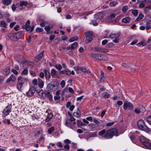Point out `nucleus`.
I'll return each mask as SVG.
<instances>
[{
	"instance_id": "nucleus-31",
	"label": "nucleus",
	"mask_w": 151,
	"mask_h": 151,
	"mask_svg": "<svg viewBox=\"0 0 151 151\" xmlns=\"http://www.w3.org/2000/svg\"><path fill=\"white\" fill-rule=\"evenodd\" d=\"M45 29L47 32V34H51L52 33V32L50 31V27L49 26L45 27Z\"/></svg>"
},
{
	"instance_id": "nucleus-7",
	"label": "nucleus",
	"mask_w": 151,
	"mask_h": 151,
	"mask_svg": "<svg viewBox=\"0 0 151 151\" xmlns=\"http://www.w3.org/2000/svg\"><path fill=\"white\" fill-rule=\"evenodd\" d=\"M12 107V106L11 105H8L6 107L5 109L3 111L2 114L3 117H5L6 116L8 115L9 114V113L11 112V109Z\"/></svg>"
},
{
	"instance_id": "nucleus-6",
	"label": "nucleus",
	"mask_w": 151,
	"mask_h": 151,
	"mask_svg": "<svg viewBox=\"0 0 151 151\" xmlns=\"http://www.w3.org/2000/svg\"><path fill=\"white\" fill-rule=\"evenodd\" d=\"M120 35V33L117 34L111 33L110 35V37L111 39H114L113 41L114 43H118L119 41V37Z\"/></svg>"
},
{
	"instance_id": "nucleus-30",
	"label": "nucleus",
	"mask_w": 151,
	"mask_h": 151,
	"mask_svg": "<svg viewBox=\"0 0 151 151\" xmlns=\"http://www.w3.org/2000/svg\"><path fill=\"white\" fill-rule=\"evenodd\" d=\"M106 130L105 129H103L102 130L100 131L99 132V136H102L106 133Z\"/></svg>"
},
{
	"instance_id": "nucleus-61",
	"label": "nucleus",
	"mask_w": 151,
	"mask_h": 151,
	"mask_svg": "<svg viewBox=\"0 0 151 151\" xmlns=\"http://www.w3.org/2000/svg\"><path fill=\"white\" fill-rule=\"evenodd\" d=\"M43 31V30L42 28H37L36 29V31L39 32H42Z\"/></svg>"
},
{
	"instance_id": "nucleus-5",
	"label": "nucleus",
	"mask_w": 151,
	"mask_h": 151,
	"mask_svg": "<svg viewBox=\"0 0 151 151\" xmlns=\"http://www.w3.org/2000/svg\"><path fill=\"white\" fill-rule=\"evenodd\" d=\"M86 38L85 40V42L87 43L90 42L93 39L94 35L93 32L91 31H87L85 33Z\"/></svg>"
},
{
	"instance_id": "nucleus-35",
	"label": "nucleus",
	"mask_w": 151,
	"mask_h": 151,
	"mask_svg": "<svg viewBox=\"0 0 151 151\" xmlns=\"http://www.w3.org/2000/svg\"><path fill=\"white\" fill-rule=\"evenodd\" d=\"M6 25V23L5 22L1 21L0 22V26L2 27H5Z\"/></svg>"
},
{
	"instance_id": "nucleus-13",
	"label": "nucleus",
	"mask_w": 151,
	"mask_h": 151,
	"mask_svg": "<svg viewBox=\"0 0 151 151\" xmlns=\"http://www.w3.org/2000/svg\"><path fill=\"white\" fill-rule=\"evenodd\" d=\"M44 53V51H42L35 58V60L36 62H38L42 58Z\"/></svg>"
},
{
	"instance_id": "nucleus-33",
	"label": "nucleus",
	"mask_w": 151,
	"mask_h": 151,
	"mask_svg": "<svg viewBox=\"0 0 151 151\" xmlns=\"http://www.w3.org/2000/svg\"><path fill=\"white\" fill-rule=\"evenodd\" d=\"M78 45V44L77 42L74 43L71 46V49L73 50Z\"/></svg>"
},
{
	"instance_id": "nucleus-54",
	"label": "nucleus",
	"mask_w": 151,
	"mask_h": 151,
	"mask_svg": "<svg viewBox=\"0 0 151 151\" xmlns=\"http://www.w3.org/2000/svg\"><path fill=\"white\" fill-rule=\"evenodd\" d=\"M139 109L141 111V113H144L145 111V107L143 106H142Z\"/></svg>"
},
{
	"instance_id": "nucleus-59",
	"label": "nucleus",
	"mask_w": 151,
	"mask_h": 151,
	"mask_svg": "<svg viewBox=\"0 0 151 151\" xmlns=\"http://www.w3.org/2000/svg\"><path fill=\"white\" fill-rule=\"evenodd\" d=\"M23 56H21V57H19V59L17 60L20 63H22L24 62V60H23Z\"/></svg>"
},
{
	"instance_id": "nucleus-36",
	"label": "nucleus",
	"mask_w": 151,
	"mask_h": 151,
	"mask_svg": "<svg viewBox=\"0 0 151 151\" xmlns=\"http://www.w3.org/2000/svg\"><path fill=\"white\" fill-rule=\"evenodd\" d=\"M77 124L78 127H79L81 126L85 125V124L83 123L81 121L78 120L77 121Z\"/></svg>"
},
{
	"instance_id": "nucleus-4",
	"label": "nucleus",
	"mask_w": 151,
	"mask_h": 151,
	"mask_svg": "<svg viewBox=\"0 0 151 151\" xmlns=\"http://www.w3.org/2000/svg\"><path fill=\"white\" fill-rule=\"evenodd\" d=\"M57 82L55 81H52L47 85V90L49 91H54L57 89Z\"/></svg>"
},
{
	"instance_id": "nucleus-2",
	"label": "nucleus",
	"mask_w": 151,
	"mask_h": 151,
	"mask_svg": "<svg viewBox=\"0 0 151 151\" xmlns=\"http://www.w3.org/2000/svg\"><path fill=\"white\" fill-rule=\"evenodd\" d=\"M137 124L138 127L140 130L147 133H150L151 132L150 129L146 126L143 120L142 119L139 120L137 122Z\"/></svg>"
},
{
	"instance_id": "nucleus-42",
	"label": "nucleus",
	"mask_w": 151,
	"mask_h": 151,
	"mask_svg": "<svg viewBox=\"0 0 151 151\" xmlns=\"http://www.w3.org/2000/svg\"><path fill=\"white\" fill-rule=\"evenodd\" d=\"M117 4V3L116 2L113 1L110 3L109 5L110 6H114L116 5Z\"/></svg>"
},
{
	"instance_id": "nucleus-27",
	"label": "nucleus",
	"mask_w": 151,
	"mask_h": 151,
	"mask_svg": "<svg viewBox=\"0 0 151 151\" xmlns=\"http://www.w3.org/2000/svg\"><path fill=\"white\" fill-rule=\"evenodd\" d=\"M105 78L104 77V72L101 71V78L100 81L103 82L104 81Z\"/></svg>"
},
{
	"instance_id": "nucleus-52",
	"label": "nucleus",
	"mask_w": 151,
	"mask_h": 151,
	"mask_svg": "<svg viewBox=\"0 0 151 151\" xmlns=\"http://www.w3.org/2000/svg\"><path fill=\"white\" fill-rule=\"evenodd\" d=\"M122 66L127 68H128L129 67V65L128 64L124 63L122 64Z\"/></svg>"
},
{
	"instance_id": "nucleus-32",
	"label": "nucleus",
	"mask_w": 151,
	"mask_h": 151,
	"mask_svg": "<svg viewBox=\"0 0 151 151\" xmlns=\"http://www.w3.org/2000/svg\"><path fill=\"white\" fill-rule=\"evenodd\" d=\"M116 17V14L114 13H112L111 14H110L109 16L108 17V18L110 20H112L114 18H115V17Z\"/></svg>"
},
{
	"instance_id": "nucleus-37",
	"label": "nucleus",
	"mask_w": 151,
	"mask_h": 151,
	"mask_svg": "<svg viewBox=\"0 0 151 151\" xmlns=\"http://www.w3.org/2000/svg\"><path fill=\"white\" fill-rule=\"evenodd\" d=\"M55 67L59 70H60L62 68V66L60 64H56L55 65Z\"/></svg>"
},
{
	"instance_id": "nucleus-20",
	"label": "nucleus",
	"mask_w": 151,
	"mask_h": 151,
	"mask_svg": "<svg viewBox=\"0 0 151 151\" xmlns=\"http://www.w3.org/2000/svg\"><path fill=\"white\" fill-rule=\"evenodd\" d=\"M28 4V2L26 1H21L20 2L19 4L17 3L16 5H19L20 6H26Z\"/></svg>"
},
{
	"instance_id": "nucleus-19",
	"label": "nucleus",
	"mask_w": 151,
	"mask_h": 151,
	"mask_svg": "<svg viewBox=\"0 0 151 151\" xmlns=\"http://www.w3.org/2000/svg\"><path fill=\"white\" fill-rule=\"evenodd\" d=\"M22 35V32H19L15 34L14 36L16 37V38L17 40H18L21 37Z\"/></svg>"
},
{
	"instance_id": "nucleus-62",
	"label": "nucleus",
	"mask_w": 151,
	"mask_h": 151,
	"mask_svg": "<svg viewBox=\"0 0 151 151\" xmlns=\"http://www.w3.org/2000/svg\"><path fill=\"white\" fill-rule=\"evenodd\" d=\"M36 92L39 94L40 95V96H42L43 93V91L41 90L38 91V90H37L36 91Z\"/></svg>"
},
{
	"instance_id": "nucleus-3",
	"label": "nucleus",
	"mask_w": 151,
	"mask_h": 151,
	"mask_svg": "<svg viewBox=\"0 0 151 151\" xmlns=\"http://www.w3.org/2000/svg\"><path fill=\"white\" fill-rule=\"evenodd\" d=\"M103 14L101 12H99L94 15V20H92L91 24L94 26L98 25V23L102 18Z\"/></svg>"
},
{
	"instance_id": "nucleus-40",
	"label": "nucleus",
	"mask_w": 151,
	"mask_h": 151,
	"mask_svg": "<svg viewBox=\"0 0 151 151\" xmlns=\"http://www.w3.org/2000/svg\"><path fill=\"white\" fill-rule=\"evenodd\" d=\"M144 1H141L139 5V8H143L145 6V4L144 2Z\"/></svg>"
},
{
	"instance_id": "nucleus-8",
	"label": "nucleus",
	"mask_w": 151,
	"mask_h": 151,
	"mask_svg": "<svg viewBox=\"0 0 151 151\" xmlns=\"http://www.w3.org/2000/svg\"><path fill=\"white\" fill-rule=\"evenodd\" d=\"M133 107V105L131 103L126 101L125 102L123 105V108L124 109L126 110L127 108L130 109H132Z\"/></svg>"
},
{
	"instance_id": "nucleus-22",
	"label": "nucleus",
	"mask_w": 151,
	"mask_h": 151,
	"mask_svg": "<svg viewBox=\"0 0 151 151\" xmlns=\"http://www.w3.org/2000/svg\"><path fill=\"white\" fill-rule=\"evenodd\" d=\"M80 70L83 72L86 73H90L89 71L87 69L84 67H80Z\"/></svg>"
},
{
	"instance_id": "nucleus-10",
	"label": "nucleus",
	"mask_w": 151,
	"mask_h": 151,
	"mask_svg": "<svg viewBox=\"0 0 151 151\" xmlns=\"http://www.w3.org/2000/svg\"><path fill=\"white\" fill-rule=\"evenodd\" d=\"M30 21L28 20L26 23L25 25L22 26L23 29H25L27 31H29L30 32L31 26H30Z\"/></svg>"
},
{
	"instance_id": "nucleus-58",
	"label": "nucleus",
	"mask_w": 151,
	"mask_h": 151,
	"mask_svg": "<svg viewBox=\"0 0 151 151\" xmlns=\"http://www.w3.org/2000/svg\"><path fill=\"white\" fill-rule=\"evenodd\" d=\"M109 52V50L108 49L102 48L101 52L103 53H107Z\"/></svg>"
},
{
	"instance_id": "nucleus-14",
	"label": "nucleus",
	"mask_w": 151,
	"mask_h": 151,
	"mask_svg": "<svg viewBox=\"0 0 151 151\" xmlns=\"http://www.w3.org/2000/svg\"><path fill=\"white\" fill-rule=\"evenodd\" d=\"M60 73L61 74H65L68 75H70L71 74V71L69 69H66L60 71Z\"/></svg>"
},
{
	"instance_id": "nucleus-18",
	"label": "nucleus",
	"mask_w": 151,
	"mask_h": 151,
	"mask_svg": "<svg viewBox=\"0 0 151 151\" xmlns=\"http://www.w3.org/2000/svg\"><path fill=\"white\" fill-rule=\"evenodd\" d=\"M142 145L146 148L150 149H151V144L150 142L146 141L145 142H144Z\"/></svg>"
},
{
	"instance_id": "nucleus-47",
	"label": "nucleus",
	"mask_w": 151,
	"mask_h": 151,
	"mask_svg": "<svg viewBox=\"0 0 151 151\" xmlns=\"http://www.w3.org/2000/svg\"><path fill=\"white\" fill-rule=\"evenodd\" d=\"M101 47H95L94 49V51H97L98 52H101Z\"/></svg>"
},
{
	"instance_id": "nucleus-28",
	"label": "nucleus",
	"mask_w": 151,
	"mask_h": 151,
	"mask_svg": "<svg viewBox=\"0 0 151 151\" xmlns=\"http://www.w3.org/2000/svg\"><path fill=\"white\" fill-rule=\"evenodd\" d=\"M45 95L47 97L49 98L50 100H51L52 99V96L49 92H46L45 93Z\"/></svg>"
},
{
	"instance_id": "nucleus-64",
	"label": "nucleus",
	"mask_w": 151,
	"mask_h": 151,
	"mask_svg": "<svg viewBox=\"0 0 151 151\" xmlns=\"http://www.w3.org/2000/svg\"><path fill=\"white\" fill-rule=\"evenodd\" d=\"M46 23V22L45 21H43L41 22V23L40 24V25L41 27H43L45 25V24Z\"/></svg>"
},
{
	"instance_id": "nucleus-1",
	"label": "nucleus",
	"mask_w": 151,
	"mask_h": 151,
	"mask_svg": "<svg viewBox=\"0 0 151 151\" xmlns=\"http://www.w3.org/2000/svg\"><path fill=\"white\" fill-rule=\"evenodd\" d=\"M114 136H118V131L116 129L113 128L107 130L103 137L105 139H108L112 138Z\"/></svg>"
},
{
	"instance_id": "nucleus-53",
	"label": "nucleus",
	"mask_w": 151,
	"mask_h": 151,
	"mask_svg": "<svg viewBox=\"0 0 151 151\" xmlns=\"http://www.w3.org/2000/svg\"><path fill=\"white\" fill-rule=\"evenodd\" d=\"M135 112L137 114H139L141 113V111L139 108H135L134 109Z\"/></svg>"
},
{
	"instance_id": "nucleus-11",
	"label": "nucleus",
	"mask_w": 151,
	"mask_h": 151,
	"mask_svg": "<svg viewBox=\"0 0 151 151\" xmlns=\"http://www.w3.org/2000/svg\"><path fill=\"white\" fill-rule=\"evenodd\" d=\"M89 56L92 58H96L100 60V57L102 56V55L100 54H96L95 53H91L89 54Z\"/></svg>"
},
{
	"instance_id": "nucleus-56",
	"label": "nucleus",
	"mask_w": 151,
	"mask_h": 151,
	"mask_svg": "<svg viewBox=\"0 0 151 151\" xmlns=\"http://www.w3.org/2000/svg\"><path fill=\"white\" fill-rule=\"evenodd\" d=\"M32 83L34 85H37L38 84V80L36 79H34L32 81Z\"/></svg>"
},
{
	"instance_id": "nucleus-48",
	"label": "nucleus",
	"mask_w": 151,
	"mask_h": 151,
	"mask_svg": "<svg viewBox=\"0 0 151 151\" xmlns=\"http://www.w3.org/2000/svg\"><path fill=\"white\" fill-rule=\"evenodd\" d=\"M56 71L53 68L51 70V76H55L56 74Z\"/></svg>"
},
{
	"instance_id": "nucleus-34",
	"label": "nucleus",
	"mask_w": 151,
	"mask_h": 151,
	"mask_svg": "<svg viewBox=\"0 0 151 151\" xmlns=\"http://www.w3.org/2000/svg\"><path fill=\"white\" fill-rule=\"evenodd\" d=\"M140 140L141 142H142V144H143L144 142L146 141V138L143 136L140 137Z\"/></svg>"
},
{
	"instance_id": "nucleus-21",
	"label": "nucleus",
	"mask_w": 151,
	"mask_h": 151,
	"mask_svg": "<svg viewBox=\"0 0 151 151\" xmlns=\"http://www.w3.org/2000/svg\"><path fill=\"white\" fill-rule=\"evenodd\" d=\"M10 72V68L9 67H7L4 69L3 71V74L5 75H8Z\"/></svg>"
},
{
	"instance_id": "nucleus-12",
	"label": "nucleus",
	"mask_w": 151,
	"mask_h": 151,
	"mask_svg": "<svg viewBox=\"0 0 151 151\" xmlns=\"http://www.w3.org/2000/svg\"><path fill=\"white\" fill-rule=\"evenodd\" d=\"M43 72L45 73V78L46 80H49L51 78L50 74L49 72L47 70L45 69L43 70Z\"/></svg>"
},
{
	"instance_id": "nucleus-44",
	"label": "nucleus",
	"mask_w": 151,
	"mask_h": 151,
	"mask_svg": "<svg viewBox=\"0 0 151 151\" xmlns=\"http://www.w3.org/2000/svg\"><path fill=\"white\" fill-rule=\"evenodd\" d=\"M146 120L148 123H149L151 125V116H148L146 118Z\"/></svg>"
},
{
	"instance_id": "nucleus-63",
	"label": "nucleus",
	"mask_w": 151,
	"mask_h": 151,
	"mask_svg": "<svg viewBox=\"0 0 151 151\" xmlns=\"http://www.w3.org/2000/svg\"><path fill=\"white\" fill-rule=\"evenodd\" d=\"M28 73V70L27 69H24L22 72V74L27 75Z\"/></svg>"
},
{
	"instance_id": "nucleus-25",
	"label": "nucleus",
	"mask_w": 151,
	"mask_h": 151,
	"mask_svg": "<svg viewBox=\"0 0 151 151\" xmlns=\"http://www.w3.org/2000/svg\"><path fill=\"white\" fill-rule=\"evenodd\" d=\"M143 17L144 15L142 14H139L138 15V17L136 19L135 21L137 22L141 20Z\"/></svg>"
},
{
	"instance_id": "nucleus-49",
	"label": "nucleus",
	"mask_w": 151,
	"mask_h": 151,
	"mask_svg": "<svg viewBox=\"0 0 151 151\" xmlns=\"http://www.w3.org/2000/svg\"><path fill=\"white\" fill-rule=\"evenodd\" d=\"M97 136L96 133V132H93L90 134L89 135V137H96Z\"/></svg>"
},
{
	"instance_id": "nucleus-23",
	"label": "nucleus",
	"mask_w": 151,
	"mask_h": 151,
	"mask_svg": "<svg viewBox=\"0 0 151 151\" xmlns=\"http://www.w3.org/2000/svg\"><path fill=\"white\" fill-rule=\"evenodd\" d=\"M73 115L74 116L78 117L80 116L81 112L79 108H78L76 112L73 113Z\"/></svg>"
},
{
	"instance_id": "nucleus-46",
	"label": "nucleus",
	"mask_w": 151,
	"mask_h": 151,
	"mask_svg": "<svg viewBox=\"0 0 151 151\" xmlns=\"http://www.w3.org/2000/svg\"><path fill=\"white\" fill-rule=\"evenodd\" d=\"M114 124V122H113L107 123L105 125V126L106 127H110L112 125H113Z\"/></svg>"
},
{
	"instance_id": "nucleus-41",
	"label": "nucleus",
	"mask_w": 151,
	"mask_h": 151,
	"mask_svg": "<svg viewBox=\"0 0 151 151\" xmlns=\"http://www.w3.org/2000/svg\"><path fill=\"white\" fill-rule=\"evenodd\" d=\"M146 44V42L144 41H142L140 42L139 43L137 44V45L138 46H140L141 45L143 46H145Z\"/></svg>"
},
{
	"instance_id": "nucleus-50",
	"label": "nucleus",
	"mask_w": 151,
	"mask_h": 151,
	"mask_svg": "<svg viewBox=\"0 0 151 151\" xmlns=\"http://www.w3.org/2000/svg\"><path fill=\"white\" fill-rule=\"evenodd\" d=\"M132 14L135 16H136L138 14V11L137 10H134L132 12Z\"/></svg>"
},
{
	"instance_id": "nucleus-26",
	"label": "nucleus",
	"mask_w": 151,
	"mask_h": 151,
	"mask_svg": "<svg viewBox=\"0 0 151 151\" xmlns=\"http://www.w3.org/2000/svg\"><path fill=\"white\" fill-rule=\"evenodd\" d=\"M101 95L102 97L104 98H109L110 97V94L106 92L103 93Z\"/></svg>"
},
{
	"instance_id": "nucleus-57",
	"label": "nucleus",
	"mask_w": 151,
	"mask_h": 151,
	"mask_svg": "<svg viewBox=\"0 0 151 151\" xmlns=\"http://www.w3.org/2000/svg\"><path fill=\"white\" fill-rule=\"evenodd\" d=\"M60 84L62 88L64 87L65 84V81L64 80L62 81Z\"/></svg>"
},
{
	"instance_id": "nucleus-39",
	"label": "nucleus",
	"mask_w": 151,
	"mask_h": 151,
	"mask_svg": "<svg viewBox=\"0 0 151 151\" xmlns=\"http://www.w3.org/2000/svg\"><path fill=\"white\" fill-rule=\"evenodd\" d=\"M53 116V114H52V113H50L49 116H48L47 118L46 119V122H48L49 121V120L51 119L52 117Z\"/></svg>"
},
{
	"instance_id": "nucleus-9",
	"label": "nucleus",
	"mask_w": 151,
	"mask_h": 151,
	"mask_svg": "<svg viewBox=\"0 0 151 151\" xmlns=\"http://www.w3.org/2000/svg\"><path fill=\"white\" fill-rule=\"evenodd\" d=\"M35 92V89L33 87H30L28 91L26 93V95L28 97L33 96Z\"/></svg>"
},
{
	"instance_id": "nucleus-24",
	"label": "nucleus",
	"mask_w": 151,
	"mask_h": 151,
	"mask_svg": "<svg viewBox=\"0 0 151 151\" xmlns=\"http://www.w3.org/2000/svg\"><path fill=\"white\" fill-rule=\"evenodd\" d=\"M3 4L5 5H8L10 4L12 2L11 0H4L2 1Z\"/></svg>"
},
{
	"instance_id": "nucleus-60",
	"label": "nucleus",
	"mask_w": 151,
	"mask_h": 151,
	"mask_svg": "<svg viewBox=\"0 0 151 151\" xmlns=\"http://www.w3.org/2000/svg\"><path fill=\"white\" fill-rule=\"evenodd\" d=\"M71 124L72 123H71L68 121H66L65 122V125L68 127H69Z\"/></svg>"
},
{
	"instance_id": "nucleus-29",
	"label": "nucleus",
	"mask_w": 151,
	"mask_h": 151,
	"mask_svg": "<svg viewBox=\"0 0 151 151\" xmlns=\"http://www.w3.org/2000/svg\"><path fill=\"white\" fill-rule=\"evenodd\" d=\"M130 20V18L128 17H127L123 19L122 21V22L124 23H126L129 22Z\"/></svg>"
},
{
	"instance_id": "nucleus-16",
	"label": "nucleus",
	"mask_w": 151,
	"mask_h": 151,
	"mask_svg": "<svg viewBox=\"0 0 151 151\" xmlns=\"http://www.w3.org/2000/svg\"><path fill=\"white\" fill-rule=\"evenodd\" d=\"M38 85L40 88H42L43 87L44 84V83L43 81L39 78H38Z\"/></svg>"
},
{
	"instance_id": "nucleus-55",
	"label": "nucleus",
	"mask_w": 151,
	"mask_h": 151,
	"mask_svg": "<svg viewBox=\"0 0 151 151\" xmlns=\"http://www.w3.org/2000/svg\"><path fill=\"white\" fill-rule=\"evenodd\" d=\"M128 9V7L127 6H124L122 9V11L124 13H125L126 12Z\"/></svg>"
},
{
	"instance_id": "nucleus-45",
	"label": "nucleus",
	"mask_w": 151,
	"mask_h": 151,
	"mask_svg": "<svg viewBox=\"0 0 151 151\" xmlns=\"http://www.w3.org/2000/svg\"><path fill=\"white\" fill-rule=\"evenodd\" d=\"M78 39V37H74L71 38L70 40L69 41L70 42H73L74 41H76Z\"/></svg>"
},
{
	"instance_id": "nucleus-38",
	"label": "nucleus",
	"mask_w": 151,
	"mask_h": 151,
	"mask_svg": "<svg viewBox=\"0 0 151 151\" xmlns=\"http://www.w3.org/2000/svg\"><path fill=\"white\" fill-rule=\"evenodd\" d=\"M55 130V128L54 127H52L49 128L48 129V132L49 134H51L52 132H53Z\"/></svg>"
},
{
	"instance_id": "nucleus-51",
	"label": "nucleus",
	"mask_w": 151,
	"mask_h": 151,
	"mask_svg": "<svg viewBox=\"0 0 151 151\" xmlns=\"http://www.w3.org/2000/svg\"><path fill=\"white\" fill-rule=\"evenodd\" d=\"M100 60H107L108 59V57L106 56H103L102 55V56L100 58Z\"/></svg>"
},
{
	"instance_id": "nucleus-43",
	"label": "nucleus",
	"mask_w": 151,
	"mask_h": 151,
	"mask_svg": "<svg viewBox=\"0 0 151 151\" xmlns=\"http://www.w3.org/2000/svg\"><path fill=\"white\" fill-rule=\"evenodd\" d=\"M23 84L18 82L17 85V87L19 90H20L22 88Z\"/></svg>"
},
{
	"instance_id": "nucleus-15",
	"label": "nucleus",
	"mask_w": 151,
	"mask_h": 151,
	"mask_svg": "<svg viewBox=\"0 0 151 151\" xmlns=\"http://www.w3.org/2000/svg\"><path fill=\"white\" fill-rule=\"evenodd\" d=\"M16 79L15 76L14 75H12L7 80L6 83H9L10 81H14Z\"/></svg>"
},
{
	"instance_id": "nucleus-17",
	"label": "nucleus",
	"mask_w": 151,
	"mask_h": 151,
	"mask_svg": "<svg viewBox=\"0 0 151 151\" xmlns=\"http://www.w3.org/2000/svg\"><path fill=\"white\" fill-rule=\"evenodd\" d=\"M18 80V82L23 84L26 81V79L25 78L22 77L21 76H19Z\"/></svg>"
}]
</instances>
